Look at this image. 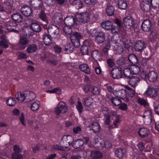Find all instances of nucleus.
I'll list each match as a JSON object with an SVG mask.
<instances>
[{
	"mask_svg": "<svg viewBox=\"0 0 159 159\" xmlns=\"http://www.w3.org/2000/svg\"><path fill=\"white\" fill-rule=\"evenodd\" d=\"M48 31L49 35L52 38H56L59 32L58 28L56 25H49Z\"/></svg>",
	"mask_w": 159,
	"mask_h": 159,
	"instance_id": "obj_7",
	"label": "nucleus"
},
{
	"mask_svg": "<svg viewBox=\"0 0 159 159\" xmlns=\"http://www.w3.org/2000/svg\"><path fill=\"white\" fill-rule=\"evenodd\" d=\"M152 7L157 10H159V0H151Z\"/></svg>",
	"mask_w": 159,
	"mask_h": 159,
	"instance_id": "obj_52",
	"label": "nucleus"
},
{
	"mask_svg": "<svg viewBox=\"0 0 159 159\" xmlns=\"http://www.w3.org/2000/svg\"><path fill=\"white\" fill-rule=\"evenodd\" d=\"M63 18L62 14L61 12L56 13L52 18V20L56 24L60 25L63 22Z\"/></svg>",
	"mask_w": 159,
	"mask_h": 159,
	"instance_id": "obj_10",
	"label": "nucleus"
},
{
	"mask_svg": "<svg viewBox=\"0 0 159 159\" xmlns=\"http://www.w3.org/2000/svg\"><path fill=\"white\" fill-rule=\"evenodd\" d=\"M106 62L108 66L111 68H112L115 66V60L113 58H109L107 59Z\"/></svg>",
	"mask_w": 159,
	"mask_h": 159,
	"instance_id": "obj_48",
	"label": "nucleus"
},
{
	"mask_svg": "<svg viewBox=\"0 0 159 159\" xmlns=\"http://www.w3.org/2000/svg\"><path fill=\"white\" fill-rule=\"evenodd\" d=\"M125 26L127 29H135L137 28L138 25L136 23L133 18L130 16H127L123 19Z\"/></svg>",
	"mask_w": 159,
	"mask_h": 159,
	"instance_id": "obj_3",
	"label": "nucleus"
},
{
	"mask_svg": "<svg viewBox=\"0 0 159 159\" xmlns=\"http://www.w3.org/2000/svg\"><path fill=\"white\" fill-rule=\"evenodd\" d=\"M52 36L48 35L47 34L45 33L44 34L43 39L44 41V43L46 45H49L51 44L52 43V41L51 39V37Z\"/></svg>",
	"mask_w": 159,
	"mask_h": 159,
	"instance_id": "obj_35",
	"label": "nucleus"
},
{
	"mask_svg": "<svg viewBox=\"0 0 159 159\" xmlns=\"http://www.w3.org/2000/svg\"><path fill=\"white\" fill-rule=\"evenodd\" d=\"M13 159H22L23 156L20 153H13L12 155Z\"/></svg>",
	"mask_w": 159,
	"mask_h": 159,
	"instance_id": "obj_60",
	"label": "nucleus"
},
{
	"mask_svg": "<svg viewBox=\"0 0 159 159\" xmlns=\"http://www.w3.org/2000/svg\"><path fill=\"white\" fill-rule=\"evenodd\" d=\"M127 60L124 57H121L118 58L117 62L119 65L123 66L127 64Z\"/></svg>",
	"mask_w": 159,
	"mask_h": 159,
	"instance_id": "obj_50",
	"label": "nucleus"
},
{
	"mask_svg": "<svg viewBox=\"0 0 159 159\" xmlns=\"http://www.w3.org/2000/svg\"><path fill=\"white\" fill-rule=\"evenodd\" d=\"M74 141V138L71 135L63 136L61 139V143L65 148L68 147L71 145Z\"/></svg>",
	"mask_w": 159,
	"mask_h": 159,
	"instance_id": "obj_5",
	"label": "nucleus"
},
{
	"mask_svg": "<svg viewBox=\"0 0 159 159\" xmlns=\"http://www.w3.org/2000/svg\"><path fill=\"white\" fill-rule=\"evenodd\" d=\"M128 59L130 62L133 64H136L139 61L137 56L133 53L129 54L128 55Z\"/></svg>",
	"mask_w": 159,
	"mask_h": 159,
	"instance_id": "obj_25",
	"label": "nucleus"
},
{
	"mask_svg": "<svg viewBox=\"0 0 159 159\" xmlns=\"http://www.w3.org/2000/svg\"><path fill=\"white\" fill-rule=\"evenodd\" d=\"M39 17L43 22H42V25H47L48 23V20L47 17V16L44 12L43 9H42L39 15Z\"/></svg>",
	"mask_w": 159,
	"mask_h": 159,
	"instance_id": "obj_20",
	"label": "nucleus"
},
{
	"mask_svg": "<svg viewBox=\"0 0 159 159\" xmlns=\"http://www.w3.org/2000/svg\"><path fill=\"white\" fill-rule=\"evenodd\" d=\"M79 68L82 71L86 74H89L91 72L89 66L86 64H81L79 66Z\"/></svg>",
	"mask_w": 159,
	"mask_h": 159,
	"instance_id": "obj_33",
	"label": "nucleus"
},
{
	"mask_svg": "<svg viewBox=\"0 0 159 159\" xmlns=\"http://www.w3.org/2000/svg\"><path fill=\"white\" fill-rule=\"evenodd\" d=\"M72 27L68 26L67 25L65 26L63 28V30L64 32L67 34L70 35L72 33V30L71 28Z\"/></svg>",
	"mask_w": 159,
	"mask_h": 159,
	"instance_id": "obj_55",
	"label": "nucleus"
},
{
	"mask_svg": "<svg viewBox=\"0 0 159 159\" xmlns=\"http://www.w3.org/2000/svg\"><path fill=\"white\" fill-rule=\"evenodd\" d=\"M144 43L141 40L136 42L134 45V49L136 51L141 52L144 48Z\"/></svg>",
	"mask_w": 159,
	"mask_h": 159,
	"instance_id": "obj_21",
	"label": "nucleus"
},
{
	"mask_svg": "<svg viewBox=\"0 0 159 159\" xmlns=\"http://www.w3.org/2000/svg\"><path fill=\"white\" fill-rule=\"evenodd\" d=\"M151 27V22L149 19L143 20L141 25V28L143 30L147 32L150 31Z\"/></svg>",
	"mask_w": 159,
	"mask_h": 159,
	"instance_id": "obj_13",
	"label": "nucleus"
},
{
	"mask_svg": "<svg viewBox=\"0 0 159 159\" xmlns=\"http://www.w3.org/2000/svg\"><path fill=\"white\" fill-rule=\"evenodd\" d=\"M31 28H26L24 30V35L26 36L30 37L33 35V33L31 32Z\"/></svg>",
	"mask_w": 159,
	"mask_h": 159,
	"instance_id": "obj_56",
	"label": "nucleus"
},
{
	"mask_svg": "<svg viewBox=\"0 0 159 159\" xmlns=\"http://www.w3.org/2000/svg\"><path fill=\"white\" fill-rule=\"evenodd\" d=\"M72 4L73 5L78 9L81 8L83 6L82 2L80 0H74Z\"/></svg>",
	"mask_w": 159,
	"mask_h": 159,
	"instance_id": "obj_44",
	"label": "nucleus"
},
{
	"mask_svg": "<svg viewBox=\"0 0 159 159\" xmlns=\"http://www.w3.org/2000/svg\"><path fill=\"white\" fill-rule=\"evenodd\" d=\"M104 115L105 116L104 118V124L109 125L111 122V120L110 119V116L108 114L107 111L105 113H104Z\"/></svg>",
	"mask_w": 159,
	"mask_h": 159,
	"instance_id": "obj_51",
	"label": "nucleus"
},
{
	"mask_svg": "<svg viewBox=\"0 0 159 159\" xmlns=\"http://www.w3.org/2000/svg\"><path fill=\"white\" fill-rule=\"evenodd\" d=\"M28 43L29 40L27 38L23 36H20L18 43L19 49L20 50L24 49Z\"/></svg>",
	"mask_w": 159,
	"mask_h": 159,
	"instance_id": "obj_9",
	"label": "nucleus"
},
{
	"mask_svg": "<svg viewBox=\"0 0 159 159\" xmlns=\"http://www.w3.org/2000/svg\"><path fill=\"white\" fill-rule=\"evenodd\" d=\"M3 26L5 29L10 31L17 32L14 29V27L16 26V24L12 20H10L8 22H4L2 23Z\"/></svg>",
	"mask_w": 159,
	"mask_h": 159,
	"instance_id": "obj_8",
	"label": "nucleus"
},
{
	"mask_svg": "<svg viewBox=\"0 0 159 159\" xmlns=\"http://www.w3.org/2000/svg\"><path fill=\"white\" fill-rule=\"evenodd\" d=\"M101 55V52L98 50L93 51L92 52V55L94 58L100 57Z\"/></svg>",
	"mask_w": 159,
	"mask_h": 159,
	"instance_id": "obj_63",
	"label": "nucleus"
},
{
	"mask_svg": "<svg viewBox=\"0 0 159 159\" xmlns=\"http://www.w3.org/2000/svg\"><path fill=\"white\" fill-rule=\"evenodd\" d=\"M90 156L93 159H100L102 156V153L98 151H94L91 152Z\"/></svg>",
	"mask_w": 159,
	"mask_h": 159,
	"instance_id": "obj_30",
	"label": "nucleus"
},
{
	"mask_svg": "<svg viewBox=\"0 0 159 159\" xmlns=\"http://www.w3.org/2000/svg\"><path fill=\"white\" fill-rule=\"evenodd\" d=\"M110 48V40L108 39L107 40V43L102 49V52L104 53H108V50Z\"/></svg>",
	"mask_w": 159,
	"mask_h": 159,
	"instance_id": "obj_42",
	"label": "nucleus"
},
{
	"mask_svg": "<svg viewBox=\"0 0 159 159\" xmlns=\"http://www.w3.org/2000/svg\"><path fill=\"white\" fill-rule=\"evenodd\" d=\"M64 22L66 25L72 27L75 24H76V19L72 16H67L64 19Z\"/></svg>",
	"mask_w": 159,
	"mask_h": 159,
	"instance_id": "obj_12",
	"label": "nucleus"
},
{
	"mask_svg": "<svg viewBox=\"0 0 159 159\" xmlns=\"http://www.w3.org/2000/svg\"><path fill=\"white\" fill-rule=\"evenodd\" d=\"M89 46V41L87 40L84 41L83 44L80 48L81 52L82 54L85 55H87L88 53Z\"/></svg>",
	"mask_w": 159,
	"mask_h": 159,
	"instance_id": "obj_15",
	"label": "nucleus"
},
{
	"mask_svg": "<svg viewBox=\"0 0 159 159\" xmlns=\"http://www.w3.org/2000/svg\"><path fill=\"white\" fill-rule=\"evenodd\" d=\"M138 101L141 105L144 106H146L148 105V103L147 101L143 98H139L138 99Z\"/></svg>",
	"mask_w": 159,
	"mask_h": 159,
	"instance_id": "obj_62",
	"label": "nucleus"
},
{
	"mask_svg": "<svg viewBox=\"0 0 159 159\" xmlns=\"http://www.w3.org/2000/svg\"><path fill=\"white\" fill-rule=\"evenodd\" d=\"M130 68H126L124 70V77L127 79L130 78L132 75Z\"/></svg>",
	"mask_w": 159,
	"mask_h": 159,
	"instance_id": "obj_39",
	"label": "nucleus"
},
{
	"mask_svg": "<svg viewBox=\"0 0 159 159\" xmlns=\"http://www.w3.org/2000/svg\"><path fill=\"white\" fill-rule=\"evenodd\" d=\"M120 115L116 116L115 119L113 120V125L108 126V129H111L118 127L120 123Z\"/></svg>",
	"mask_w": 159,
	"mask_h": 159,
	"instance_id": "obj_24",
	"label": "nucleus"
},
{
	"mask_svg": "<svg viewBox=\"0 0 159 159\" xmlns=\"http://www.w3.org/2000/svg\"><path fill=\"white\" fill-rule=\"evenodd\" d=\"M13 2L12 0H7L4 2V4L6 5V7L9 9L12 7Z\"/></svg>",
	"mask_w": 159,
	"mask_h": 159,
	"instance_id": "obj_58",
	"label": "nucleus"
},
{
	"mask_svg": "<svg viewBox=\"0 0 159 159\" xmlns=\"http://www.w3.org/2000/svg\"><path fill=\"white\" fill-rule=\"evenodd\" d=\"M106 12L109 16L113 15L114 12V8L111 5L107 6L106 8Z\"/></svg>",
	"mask_w": 159,
	"mask_h": 159,
	"instance_id": "obj_45",
	"label": "nucleus"
},
{
	"mask_svg": "<svg viewBox=\"0 0 159 159\" xmlns=\"http://www.w3.org/2000/svg\"><path fill=\"white\" fill-rule=\"evenodd\" d=\"M83 144L84 142L81 139H79L74 141L73 146L75 148H78L83 146Z\"/></svg>",
	"mask_w": 159,
	"mask_h": 159,
	"instance_id": "obj_38",
	"label": "nucleus"
},
{
	"mask_svg": "<svg viewBox=\"0 0 159 159\" xmlns=\"http://www.w3.org/2000/svg\"><path fill=\"white\" fill-rule=\"evenodd\" d=\"M127 89L128 90V93L130 97L132 98L135 96V92L134 90L129 87H128Z\"/></svg>",
	"mask_w": 159,
	"mask_h": 159,
	"instance_id": "obj_59",
	"label": "nucleus"
},
{
	"mask_svg": "<svg viewBox=\"0 0 159 159\" xmlns=\"http://www.w3.org/2000/svg\"><path fill=\"white\" fill-rule=\"evenodd\" d=\"M111 101L114 105L116 106L119 105L121 103L120 99L116 98H112Z\"/></svg>",
	"mask_w": 159,
	"mask_h": 159,
	"instance_id": "obj_54",
	"label": "nucleus"
},
{
	"mask_svg": "<svg viewBox=\"0 0 159 159\" xmlns=\"http://www.w3.org/2000/svg\"><path fill=\"white\" fill-rule=\"evenodd\" d=\"M76 107L79 113H81L82 112L83 107L80 101H78L77 104L76 106Z\"/></svg>",
	"mask_w": 159,
	"mask_h": 159,
	"instance_id": "obj_64",
	"label": "nucleus"
},
{
	"mask_svg": "<svg viewBox=\"0 0 159 159\" xmlns=\"http://www.w3.org/2000/svg\"><path fill=\"white\" fill-rule=\"evenodd\" d=\"M21 13L26 16H29L32 14V11L31 7L28 6L22 7L20 9Z\"/></svg>",
	"mask_w": 159,
	"mask_h": 159,
	"instance_id": "obj_17",
	"label": "nucleus"
},
{
	"mask_svg": "<svg viewBox=\"0 0 159 159\" xmlns=\"http://www.w3.org/2000/svg\"><path fill=\"white\" fill-rule=\"evenodd\" d=\"M157 90L155 89L150 87L148 88L144 94L147 96L154 97L157 95Z\"/></svg>",
	"mask_w": 159,
	"mask_h": 159,
	"instance_id": "obj_27",
	"label": "nucleus"
},
{
	"mask_svg": "<svg viewBox=\"0 0 159 159\" xmlns=\"http://www.w3.org/2000/svg\"><path fill=\"white\" fill-rule=\"evenodd\" d=\"M141 9L143 11L148 12L150 9V2L148 1H143L140 4Z\"/></svg>",
	"mask_w": 159,
	"mask_h": 159,
	"instance_id": "obj_19",
	"label": "nucleus"
},
{
	"mask_svg": "<svg viewBox=\"0 0 159 159\" xmlns=\"http://www.w3.org/2000/svg\"><path fill=\"white\" fill-rule=\"evenodd\" d=\"M16 97L19 102L23 101L26 98V92L22 94L20 92L17 93L16 95Z\"/></svg>",
	"mask_w": 159,
	"mask_h": 159,
	"instance_id": "obj_34",
	"label": "nucleus"
},
{
	"mask_svg": "<svg viewBox=\"0 0 159 159\" xmlns=\"http://www.w3.org/2000/svg\"><path fill=\"white\" fill-rule=\"evenodd\" d=\"M116 95L118 98L121 99L124 98L126 97V91L125 89L119 90L116 92Z\"/></svg>",
	"mask_w": 159,
	"mask_h": 159,
	"instance_id": "obj_40",
	"label": "nucleus"
},
{
	"mask_svg": "<svg viewBox=\"0 0 159 159\" xmlns=\"http://www.w3.org/2000/svg\"><path fill=\"white\" fill-rule=\"evenodd\" d=\"M132 74H138L140 71V68L138 66H133L130 67Z\"/></svg>",
	"mask_w": 159,
	"mask_h": 159,
	"instance_id": "obj_41",
	"label": "nucleus"
},
{
	"mask_svg": "<svg viewBox=\"0 0 159 159\" xmlns=\"http://www.w3.org/2000/svg\"><path fill=\"white\" fill-rule=\"evenodd\" d=\"M119 8L121 9H125L127 7V3L125 0H119L118 2Z\"/></svg>",
	"mask_w": 159,
	"mask_h": 159,
	"instance_id": "obj_43",
	"label": "nucleus"
},
{
	"mask_svg": "<svg viewBox=\"0 0 159 159\" xmlns=\"http://www.w3.org/2000/svg\"><path fill=\"white\" fill-rule=\"evenodd\" d=\"M148 74L147 72L144 71H142L140 74V78L142 79L145 80L148 79Z\"/></svg>",
	"mask_w": 159,
	"mask_h": 159,
	"instance_id": "obj_61",
	"label": "nucleus"
},
{
	"mask_svg": "<svg viewBox=\"0 0 159 159\" xmlns=\"http://www.w3.org/2000/svg\"><path fill=\"white\" fill-rule=\"evenodd\" d=\"M26 97L29 101H31L35 98V95L34 93L29 91H26Z\"/></svg>",
	"mask_w": 159,
	"mask_h": 159,
	"instance_id": "obj_49",
	"label": "nucleus"
},
{
	"mask_svg": "<svg viewBox=\"0 0 159 159\" xmlns=\"http://www.w3.org/2000/svg\"><path fill=\"white\" fill-rule=\"evenodd\" d=\"M30 5L34 9H39L43 6V2L42 0H31Z\"/></svg>",
	"mask_w": 159,
	"mask_h": 159,
	"instance_id": "obj_14",
	"label": "nucleus"
},
{
	"mask_svg": "<svg viewBox=\"0 0 159 159\" xmlns=\"http://www.w3.org/2000/svg\"><path fill=\"white\" fill-rule=\"evenodd\" d=\"M16 103V101L13 98H10L7 101V103L10 106H14Z\"/></svg>",
	"mask_w": 159,
	"mask_h": 159,
	"instance_id": "obj_53",
	"label": "nucleus"
},
{
	"mask_svg": "<svg viewBox=\"0 0 159 159\" xmlns=\"http://www.w3.org/2000/svg\"><path fill=\"white\" fill-rule=\"evenodd\" d=\"M111 76L114 79H118L122 76V70L120 67L113 69L111 70Z\"/></svg>",
	"mask_w": 159,
	"mask_h": 159,
	"instance_id": "obj_11",
	"label": "nucleus"
},
{
	"mask_svg": "<svg viewBox=\"0 0 159 159\" xmlns=\"http://www.w3.org/2000/svg\"><path fill=\"white\" fill-rule=\"evenodd\" d=\"M11 17L14 21L18 23H20L23 20V16L20 13L17 12L13 13L11 15Z\"/></svg>",
	"mask_w": 159,
	"mask_h": 159,
	"instance_id": "obj_22",
	"label": "nucleus"
},
{
	"mask_svg": "<svg viewBox=\"0 0 159 159\" xmlns=\"http://www.w3.org/2000/svg\"><path fill=\"white\" fill-rule=\"evenodd\" d=\"M148 79L150 81L153 82L156 81L158 77L157 73L154 71H150L148 74Z\"/></svg>",
	"mask_w": 159,
	"mask_h": 159,
	"instance_id": "obj_26",
	"label": "nucleus"
},
{
	"mask_svg": "<svg viewBox=\"0 0 159 159\" xmlns=\"http://www.w3.org/2000/svg\"><path fill=\"white\" fill-rule=\"evenodd\" d=\"M91 33L92 37L95 38V41L98 44L102 43L105 41V35L103 32L94 29L92 30Z\"/></svg>",
	"mask_w": 159,
	"mask_h": 159,
	"instance_id": "obj_2",
	"label": "nucleus"
},
{
	"mask_svg": "<svg viewBox=\"0 0 159 159\" xmlns=\"http://www.w3.org/2000/svg\"><path fill=\"white\" fill-rule=\"evenodd\" d=\"M75 47L73 44L67 43L64 46V50L66 52V53H71L73 51Z\"/></svg>",
	"mask_w": 159,
	"mask_h": 159,
	"instance_id": "obj_32",
	"label": "nucleus"
},
{
	"mask_svg": "<svg viewBox=\"0 0 159 159\" xmlns=\"http://www.w3.org/2000/svg\"><path fill=\"white\" fill-rule=\"evenodd\" d=\"M31 28L33 31L36 32H39L41 30L39 25L35 23H32L31 25Z\"/></svg>",
	"mask_w": 159,
	"mask_h": 159,
	"instance_id": "obj_46",
	"label": "nucleus"
},
{
	"mask_svg": "<svg viewBox=\"0 0 159 159\" xmlns=\"http://www.w3.org/2000/svg\"><path fill=\"white\" fill-rule=\"evenodd\" d=\"M149 130L145 128H141L138 131L140 136L142 138H144L148 135L149 134Z\"/></svg>",
	"mask_w": 159,
	"mask_h": 159,
	"instance_id": "obj_28",
	"label": "nucleus"
},
{
	"mask_svg": "<svg viewBox=\"0 0 159 159\" xmlns=\"http://www.w3.org/2000/svg\"><path fill=\"white\" fill-rule=\"evenodd\" d=\"M113 49L116 51V53L119 54L122 53L124 50L123 46L120 43L115 45Z\"/></svg>",
	"mask_w": 159,
	"mask_h": 159,
	"instance_id": "obj_36",
	"label": "nucleus"
},
{
	"mask_svg": "<svg viewBox=\"0 0 159 159\" xmlns=\"http://www.w3.org/2000/svg\"><path fill=\"white\" fill-rule=\"evenodd\" d=\"M38 49V46L35 44L29 45L26 49V51L29 53L35 52Z\"/></svg>",
	"mask_w": 159,
	"mask_h": 159,
	"instance_id": "obj_31",
	"label": "nucleus"
},
{
	"mask_svg": "<svg viewBox=\"0 0 159 159\" xmlns=\"http://www.w3.org/2000/svg\"><path fill=\"white\" fill-rule=\"evenodd\" d=\"M93 101V99L90 97L84 98L83 99V104L85 106L89 107L92 104Z\"/></svg>",
	"mask_w": 159,
	"mask_h": 159,
	"instance_id": "obj_37",
	"label": "nucleus"
},
{
	"mask_svg": "<svg viewBox=\"0 0 159 159\" xmlns=\"http://www.w3.org/2000/svg\"><path fill=\"white\" fill-rule=\"evenodd\" d=\"M75 19L77 25H80L82 23H87L90 19L89 14L87 11L79 13L76 15Z\"/></svg>",
	"mask_w": 159,
	"mask_h": 159,
	"instance_id": "obj_1",
	"label": "nucleus"
},
{
	"mask_svg": "<svg viewBox=\"0 0 159 159\" xmlns=\"http://www.w3.org/2000/svg\"><path fill=\"white\" fill-rule=\"evenodd\" d=\"M40 106V102L39 101L34 102L31 104V108L33 111L37 110Z\"/></svg>",
	"mask_w": 159,
	"mask_h": 159,
	"instance_id": "obj_47",
	"label": "nucleus"
},
{
	"mask_svg": "<svg viewBox=\"0 0 159 159\" xmlns=\"http://www.w3.org/2000/svg\"><path fill=\"white\" fill-rule=\"evenodd\" d=\"M115 156L120 159L125 156L126 154V150L124 148H118L115 150Z\"/></svg>",
	"mask_w": 159,
	"mask_h": 159,
	"instance_id": "obj_16",
	"label": "nucleus"
},
{
	"mask_svg": "<svg viewBox=\"0 0 159 159\" xmlns=\"http://www.w3.org/2000/svg\"><path fill=\"white\" fill-rule=\"evenodd\" d=\"M70 38L72 44L75 47H78L80 46V40L82 36L80 33L73 32L70 35Z\"/></svg>",
	"mask_w": 159,
	"mask_h": 159,
	"instance_id": "obj_4",
	"label": "nucleus"
},
{
	"mask_svg": "<svg viewBox=\"0 0 159 159\" xmlns=\"http://www.w3.org/2000/svg\"><path fill=\"white\" fill-rule=\"evenodd\" d=\"M67 106L64 102L61 101L57 105L54 109V112L57 115L60 113L63 114L66 113L67 110Z\"/></svg>",
	"mask_w": 159,
	"mask_h": 159,
	"instance_id": "obj_6",
	"label": "nucleus"
},
{
	"mask_svg": "<svg viewBox=\"0 0 159 159\" xmlns=\"http://www.w3.org/2000/svg\"><path fill=\"white\" fill-rule=\"evenodd\" d=\"M88 126L92 128V130L95 133L98 132L100 130V127L98 123L92 122L89 124Z\"/></svg>",
	"mask_w": 159,
	"mask_h": 159,
	"instance_id": "obj_23",
	"label": "nucleus"
},
{
	"mask_svg": "<svg viewBox=\"0 0 159 159\" xmlns=\"http://www.w3.org/2000/svg\"><path fill=\"white\" fill-rule=\"evenodd\" d=\"M129 79V84L131 86L133 87L136 86L138 85V83L139 81V78L136 76L132 77Z\"/></svg>",
	"mask_w": 159,
	"mask_h": 159,
	"instance_id": "obj_29",
	"label": "nucleus"
},
{
	"mask_svg": "<svg viewBox=\"0 0 159 159\" xmlns=\"http://www.w3.org/2000/svg\"><path fill=\"white\" fill-rule=\"evenodd\" d=\"M91 92L93 95H97L100 93V90L99 88L94 86L92 88Z\"/></svg>",
	"mask_w": 159,
	"mask_h": 159,
	"instance_id": "obj_57",
	"label": "nucleus"
},
{
	"mask_svg": "<svg viewBox=\"0 0 159 159\" xmlns=\"http://www.w3.org/2000/svg\"><path fill=\"white\" fill-rule=\"evenodd\" d=\"M102 26L104 29L109 30H111V32H113L114 29L112 28V23L109 20H107L102 21L101 23ZM116 32H114L115 33Z\"/></svg>",
	"mask_w": 159,
	"mask_h": 159,
	"instance_id": "obj_18",
	"label": "nucleus"
}]
</instances>
